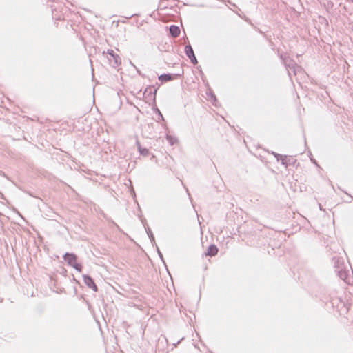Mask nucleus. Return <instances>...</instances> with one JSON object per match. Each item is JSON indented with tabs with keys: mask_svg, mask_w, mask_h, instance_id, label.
Masks as SVG:
<instances>
[{
	"mask_svg": "<svg viewBox=\"0 0 353 353\" xmlns=\"http://www.w3.org/2000/svg\"><path fill=\"white\" fill-rule=\"evenodd\" d=\"M335 271L338 276L347 283H350L349 275L350 271L347 270L346 265L343 259L334 258Z\"/></svg>",
	"mask_w": 353,
	"mask_h": 353,
	"instance_id": "obj_1",
	"label": "nucleus"
},
{
	"mask_svg": "<svg viewBox=\"0 0 353 353\" xmlns=\"http://www.w3.org/2000/svg\"><path fill=\"white\" fill-rule=\"evenodd\" d=\"M105 54L108 55L107 56V59L112 67L117 68L121 64V58L118 54H114L113 50L109 49L107 52L103 51V55L105 56Z\"/></svg>",
	"mask_w": 353,
	"mask_h": 353,
	"instance_id": "obj_2",
	"label": "nucleus"
},
{
	"mask_svg": "<svg viewBox=\"0 0 353 353\" xmlns=\"http://www.w3.org/2000/svg\"><path fill=\"white\" fill-rule=\"evenodd\" d=\"M64 260L67 261L68 264L73 267L78 272L82 271V266L81 264L77 263V256L74 254L65 253L63 256Z\"/></svg>",
	"mask_w": 353,
	"mask_h": 353,
	"instance_id": "obj_3",
	"label": "nucleus"
},
{
	"mask_svg": "<svg viewBox=\"0 0 353 353\" xmlns=\"http://www.w3.org/2000/svg\"><path fill=\"white\" fill-rule=\"evenodd\" d=\"M284 63L287 67L288 74L290 76L291 73L293 72L294 75L297 74L299 71L301 70V67L297 65L294 61H289L288 62L287 60L284 61Z\"/></svg>",
	"mask_w": 353,
	"mask_h": 353,
	"instance_id": "obj_4",
	"label": "nucleus"
},
{
	"mask_svg": "<svg viewBox=\"0 0 353 353\" xmlns=\"http://www.w3.org/2000/svg\"><path fill=\"white\" fill-rule=\"evenodd\" d=\"M185 52L186 55L189 57V59L191 60L192 63L194 64H196L197 63V60L196 59V57L194 55V51L190 45H188L185 48Z\"/></svg>",
	"mask_w": 353,
	"mask_h": 353,
	"instance_id": "obj_5",
	"label": "nucleus"
},
{
	"mask_svg": "<svg viewBox=\"0 0 353 353\" xmlns=\"http://www.w3.org/2000/svg\"><path fill=\"white\" fill-rule=\"evenodd\" d=\"M83 281H84L85 284L88 287L92 289L94 292L97 291V287L90 276H89L88 275H83Z\"/></svg>",
	"mask_w": 353,
	"mask_h": 353,
	"instance_id": "obj_6",
	"label": "nucleus"
},
{
	"mask_svg": "<svg viewBox=\"0 0 353 353\" xmlns=\"http://www.w3.org/2000/svg\"><path fill=\"white\" fill-rule=\"evenodd\" d=\"M170 32L172 37H176L180 33V29L178 26L172 25L170 27Z\"/></svg>",
	"mask_w": 353,
	"mask_h": 353,
	"instance_id": "obj_7",
	"label": "nucleus"
},
{
	"mask_svg": "<svg viewBox=\"0 0 353 353\" xmlns=\"http://www.w3.org/2000/svg\"><path fill=\"white\" fill-rule=\"evenodd\" d=\"M217 252H218L217 248L215 245H212L209 246V248L208 249V252L206 253V255L212 256H215L217 254Z\"/></svg>",
	"mask_w": 353,
	"mask_h": 353,
	"instance_id": "obj_8",
	"label": "nucleus"
},
{
	"mask_svg": "<svg viewBox=\"0 0 353 353\" xmlns=\"http://www.w3.org/2000/svg\"><path fill=\"white\" fill-rule=\"evenodd\" d=\"M159 79L161 81H169L174 79V75L170 74H164L159 77Z\"/></svg>",
	"mask_w": 353,
	"mask_h": 353,
	"instance_id": "obj_9",
	"label": "nucleus"
},
{
	"mask_svg": "<svg viewBox=\"0 0 353 353\" xmlns=\"http://www.w3.org/2000/svg\"><path fill=\"white\" fill-rule=\"evenodd\" d=\"M137 145L139 151L141 155H143V156L148 155V154H149L148 150L146 148H142L140 145V143L138 141H137Z\"/></svg>",
	"mask_w": 353,
	"mask_h": 353,
	"instance_id": "obj_10",
	"label": "nucleus"
},
{
	"mask_svg": "<svg viewBox=\"0 0 353 353\" xmlns=\"http://www.w3.org/2000/svg\"><path fill=\"white\" fill-rule=\"evenodd\" d=\"M166 139L171 145H173L177 141L176 138H174L169 134L166 135Z\"/></svg>",
	"mask_w": 353,
	"mask_h": 353,
	"instance_id": "obj_11",
	"label": "nucleus"
},
{
	"mask_svg": "<svg viewBox=\"0 0 353 353\" xmlns=\"http://www.w3.org/2000/svg\"><path fill=\"white\" fill-rule=\"evenodd\" d=\"M276 158L277 159L279 160V158L280 157L281 159H282V163L283 164H285V162H284V159H283V157L277 153H275V152H273L272 153Z\"/></svg>",
	"mask_w": 353,
	"mask_h": 353,
	"instance_id": "obj_12",
	"label": "nucleus"
},
{
	"mask_svg": "<svg viewBox=\"0 0 353 353\" xmlns=\"http://www.w3.org/2000/svg\"><path fill=\"white\" fill-rule=\"evenodd\" d=\"M148 235L150 236V239H151V240H154V236H153V234H152V232L150 231V232H148Z\"/></svg>",
	"mask_w": 353,
	"mask_h": 353,
	"instance_id": "obj_13",
	"label": "nucleus"
},
{
	"mask_svg": "<svg viewBox=\"0 0 353 353\" xmlns=\"http://www.w3.org/2000/svg\"><path fill=\"white\" fill-rule=\"evenodd\" d=\"M159 254L160 256H161V257H162V254H161V253H160V252H159Z\"/></svg>",
	"mask_w": 353,
	"mask_h": 353,
	"instance_id": "obj_14",
	"label": "nucleus"
}]
</instances>
